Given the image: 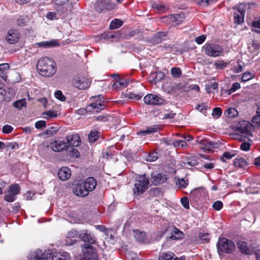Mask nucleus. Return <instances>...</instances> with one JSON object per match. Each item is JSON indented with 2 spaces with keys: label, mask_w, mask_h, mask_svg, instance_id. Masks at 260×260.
Instances as JSON below:
<instances>
[{
  "label": "nucleus",
  "mask_w": 260,
  "mask_h": 260,
  "mask_svg": "<svg viewBox=\"0 0 260 260\" xmlns=\"http://www.w3.org/2000/svg\"><path fill=\"white\" fill-rule=\"evenodd\" d=\"M100 133L98 131H92L88 135V139L90 142L93 143L95 142L99 137Z\"/></svg>",
  "instance_id": "nucleus-38"
},
{
  "label": "nucleus",
  "mask_w": 260,
  "mask_h": 260,
  "mask_svg": "<svg viewBox=\"0 0 260 260\" xmlns=\"http://www.w3.org/2000/svg\"><path fill=\"white\" fill-rule=\"evenodd\" d=\"M58 131V128L56 126H51L47 128L43 133V135H46L48 136H51L54 135L57 133Z\"/></svg>",
  "instance_id": "nucleus-41"
},
{
  "label": "nucleus",
  "mask_w": 260,
  "mask_h": 260,
  "mask_svg": "<svg viewBox=\"0 0 260 260\" xmlns=\"http://www.w3.org/2000/svg\"><path fill=\"white\" fill-rule=\"evenodd\" d=\"M222 207L223 204L220 201H217L215 202L212 205L213 208L216 211L220 210L222 208Z\"/></svg>",
  "instance_id": "nucleus-54"
},
{
  "label": "nucleus",
  "mask_w": 260,
  "mask_h": 260,
  "mask_svg": "<svg viewBox=\"0 0 260 260\" xmlns=\"http://www.w3.org/2000/svg\"><path fill=\"white\" fill-rule=\"evenodd\" d=\"M16 23L19 26L25 25L27 23V18L25 16H20L17 19Z\"/></svg>",
  "instance_id": "nucleus-48"
},
{
  "label": "nucleus",
  "mask_w": 260,
  "mask_h": 260,
  "mask_svg": "<svg viewBox=\"0 0 260 260\" xmlns=\"http://www.w3.org/2000/svg\"><path fill=\"white\" fill-rule=\"evenodd\" d=\"M133 234L136 240L138 242H143L146 238V234L144 232L135 230L133 231Z\"/></svg>",
  "instance_id": "nucleus-31"
},
{
  "label": "nucleus",
  "mask_w": 260,
  "mask_h": 260,
  "mask_svg": "<svg viewBox=\"0 0 260 260\" xmlns=\"http://www.w3.org/2000/svg\"><path fill=\"white\" fill-rule=\"evenodd\" d=\"M4 199L8 202H12L16 199V196H15V194L8 192V194L5 196Z\"/></svg>",
  "instance_id": "nucleus-51"
},
{
  "label": "nucleus",
  "mask_w": 260,
  "mask_h": 260,
  "mask_svg": "<svg viewBox=\"0 0 260 260\" xmlns=\"http://www.w3.org/2000/svg\"><path fill=\"white\" fill-rule=\"evenodd\" d=\"M183 14H172L164 17L163 21L168 23L171 26H176L180 24L184 20Z\"/></svg>",
  "instance_id": "nucleus-5"
},
{
  "label": "nucleus",
  "mask_w": 260,
  "mask_h": 260,
  "mask_svg": "<svg viewBox=\"0 0 260 260\" xmlns=\"http://www.w3.org/2000/svg\"><path fill=\"white\" fill-rule=\"evenodd\" d=\"M217 0H199L198 3L199 5L206 7L208 6L210 4L216 2Z\"/></svg>",
  "instance_id": "nucleus-60"
},
{
  "label": "nucleus",
  "mask_w": 260,
  "mask_h": 260,
  "mask_svg": "<svg viewBox=\"0 0 260 260\" xmlns=\"http://www.w3.org/2000/svg\"><path fill=\"white\" fill-rule=\"evenodd\" d=\"M241 5L238 8L237 12H234V21L238 24L242 23L244 21V11L241 8Z\"/></svg>",
  "instance_id": "nucleus-22"
},
{
  "label": "nucleus",
  "mask_w": 260,
  "mask_h": 260,
  "mask_svg": "<svg viewBox=\"0 0 260 260\" xmlns=\"http://www.w3.org/2000/svg\"><path fill=\"white\" fill-rule=\"evenodd\" d=\"M49 257L48 253L40 249H37L30 252L28 258L29 260H48Z\"/></svg>",
  "instance_id": "nucleus-12"
},
{
  "label": "nucleus",
  "mask_w": 260,
  "mask_h": 260,
  "mask_svg": "<svg viewBox=\"0 0 260 260\" xmlns=\"http://www.w3.org/2000/svg\"><path fill=\"white\" fill-rule=\"evenodd\" d=\"M222 114V110L220 108H214L213 109L212 115L213 116L219 117Z\"/></svg>",
  "instance_id": "nucleus-63"
},
{
  "label": "nucleus",
  "mask_w": 260,
  "mask_h": 260,
  "mask_svg": "<svg viewBox=\"0 0 260 260\" xmlns=\"http://www.w3.org/2000/svg\"><path fill=\"white\" fill-rule=\"evenodd\" d=\"M225 114L229 118H233L236 117L238 115V112L236 109L231 108L228 109L225 111Z\"/></svg>",
  "instance_id": "nucleus-40"
},
{
  "label": "nucleus",
  "mask_w": 260,
  "mask_h": 260,
  "mask_svg": "<svg viewBox=\"0 0 260 260\" xmlns=\"http://www.w3.org/2000/svg\"><path fill=\"white\" fill-rule=\"evenodd\" d=\"M149 180L145 174L140 175L136 178L133 192L135 195H139L144 192L148 188Z\"/></svg>",
  "instance_id": "nucleus-2"
},
{
  "label": "nucleus",
  "mask_w": 260,
  "mask_h": 260,
  "mask_svg": "<svg viewBox=\"0 0 260 260\" xmlns=\"http://www.w3.org/2000/svg\"><path fill=\"white\" fill-rule=\"evenodd\" d=\"M36 46L44 48H49L59 45L58 42L56 40H51L49 41H43L35 44Z\"/></svg>",
  "instance_id": "nucleus-19"
},
{
  "label": "nucleus",
  "mask_w": 260,
  "mask_h": 260,
  "mask_svg": "<svg viewBox=\"0 0 260 260\" xmlns=\"http://www.w3.org/2000/svg\"><path fill=\"white\" fill-rule=\"evenodd\" d=\"M66 142L68 147H77L81 142L80 137L78 134L70 135L66 136Z\"/></svg>",
  "instance_id": "nucleus-15"
},
{
  "label": "nucleus",
  "mask_w": 260,
  "mask_h": 260,
  "mask_svg": "<svg viewBox=\"0 0 260 260\" xmlns=\"http://www.w3.org/2000/svg\"><path fill=\"white\" fill-rule=\"evenodd\" d=\"M199 238L205 242H208L210 240L209 235L208 233L200 234L199 235Z\"/></svg>",
  "instance_id": "nucleus-61"
},
{
  "label": "nucleus",
  "mask_w": 260,
  "mask_h": 260,
  "mask_svg": "<svg viewBox=\"0 0 260 260\" xmlns=\"http://www.w3.org/2000/svg\"><path fill=\"white\" fill-rule=\"evenodd\" d=\"M74 194L77 196L84 197L88 195L87 191L82 182L78 181L73 188Z\"/></svg>",
  "instance_id": "nucleus-13"
},
{
  "label": "nucleus",
  "mask_w": 260,
  "mask_h": 260,
  "mask_svg": "<svg viewBox=\"0 0 260 260\" xmlns=\"http://www.w3.org/2000/svg\"><path fill=\"white\" fill-rule=\"evenodd\" d=\"M13 128L10 125H5L2 128V132L4 134H9L12 132Z\"/></svg>",
  "instance_id": "nucleus-59"
},
{
  "label": "nucleus",
  "mask_w": 260,
  "mask_h": 260,
  "mask_svg": "<svg viewBox=\"0 0 260 260\" xmlns=\"http://www.w3.org/2000/svg\"><path fill=\"white\" fill-rule=\"evenodd\" d=\"M55 97L60 100V101H64L66 97L63 95L62 92L60 90H57L54 93Z\"/></svg>",
  "instance_id": "nucleus-55"
},
{
  "label": "nucleus",
  "mask_w": 260,
  "mask_h": 260,
  "mask_svg": "<svg viewBox=\"0 0 260 260\" xmlns=\"http://www.w3.org/2000/svg\"><path fill=\"white\" fill-rule=\"evenodd\" d=\"M235 153H232L231 152H225L223 153V154L222 155V156L220 157V160L222 162H225L226 159H230L232 158L234 156H235Z\"/></svg>",
  "instance_id": "nucleus-44"
},
{
  "label": "nucleus",
  "mask_w": 260,
  "mask_h": 260,
  "mask_svg": "<svg viewBox=\"0 0 260 260\" xmlns=\"http://www.w3.org/2000/svg\"><path fill=\"white\" fill-rule=\"evenodd\" d=\"M123 24V22L118 19H113L110 25V29H115L120 27Z\"/></svg>",
  "instance_id": "nucleus-36"
},
{
  "label": "nucleus",
  "mask_w": 260,
  "mask_h": 260,
  "mask_svg": "<svg viewBox=\"0 0 260 260\" xmlns=\"http://www.w3.org/2000/svg\"><path fill=\"white\" fill-rule=\"evenodd\" d=\"M185 164L191 166H195L197 164V160L193 157H189L186 159Z\"/></svg>",
  "instance_id": "nucleus-57"
},
{
  "label": "nucleus",
  "mask_w": 260,
  "mask_h": 260,
  "mask_svg": "<svg viewBox=\"0 0 260 260\" xmlns=\"http://www.w3.org/2000/svg\"><path fill=\"white\" fill-rule=\"evenodd\" d=\"M20 38V34L16 29L10 30L6 38V41L10 44L16 43Z\"/></svg>",
  "instance_id": "nucleus-14"
},
{
  "label": "nucleus",
  "mask_w": 260,
  "mask_h": 260,
  "mask_svg": "<svg viewBox=\"0 0 260 260\" xmlns=\"http://www.w3.org/2000/svg\"><path fill=\"white\" fill-rule=\"evenodd\" d=\"M205 54L208 56L216 57L221 55L223 52V47L215 43H206L202 47Z\"/></svg>",
  "instance_id": "nucleus-3"
},
{
  "label": "nucleus",
  "mask_w": 260,
  "mask_h": 260,
  "mask_svg": "<svg viewBox=\"0 0 260 260\" xmlns=\"http://www.w3.org/2000/svg\"><path fill=\"white\" fill-rule=\"evenodd\" d=\"M82 251L85 257L89 260L97 259V255L95 253V250L93 247L90 245L84 244L82 248Z\"/></svg>",
  "instance_id": "nucleus-9"
},
{
  "label": "nucleus",
  "mask_w": 260,
  "mask_h": 260,
  "mask_svg": "<svg viewBox=\"0 0 260 260\" xmlns=\"http://www.w3.org/2000/svg\"><path fill=\"white\" fill-rule=\"evenodd\" d=\"M176 184L178 185L179 188H185L187 186L188 182L187 180L181 178L178 179V181Z\"/></svg>",
  "instance_id": "nucleus-50"
},
{
  "label": "nucleus",
  "mask_w": 260,
  "mask_h": 260,
  "mask_svg": "<svg viewBox=\"0 0 260 260\" xmlns=\"http://www.w3.org/2000/svg\"><path fill=\"white\" fill-rule=\"evenodd\" d=\"M83 183L84 185V187L86 188L88 194L90 191H93L96 186V181L92 177L87 178Z\"/></svg>",
  "instance_id": "nucleus-17"
},
{
  "label": "nucleus",
  "mask_w": 260,
  "mask_h": 260,
  "mask_svg": "<svg viewBox=\"0 0 260 260\" xmlns=\"http://www.w3.org/2000/svg\"><path fill=\"white\" fill-rule=\"evenodd\" d=\"M181 203L182 206L185 209L189 208V200L187 197H183L181 199Z\"/></svg>",
  "instance_id": "nucleus-53"
},
{
  "label": "nucleus",
  "mask_w": 260,
  "mask_h": 260,
  "mask_svg": "<svg viewBox=\"0 0 260 260\" xmlns=\"http://www.w3.org/2000/svg\"><path fill=\"white\" fill-rule=\"evenodd\" d=\"M68 258H69V255L68 252L60 251L54 254L52 256L51 260H67Z\"/></svg>",
  "instance_id": "nucleus-28"
},
{
  "label": "nucleus",
  "mask_w": 260,
  "mask_h": 260,
  "mask_svg": "<svg viewBox=\"0 0 260 260\" xmlns=\"http://www.w3.org/2000/svg\"><path fill=\"white\" fill-rule=\"evenodd\" d=\"M206 90L208 93H214L218 90V84L216 82L206 85Z\"/></svg>",
  "instance_id": "nucleus-39"
},
{
  "label": "nucleus",
  "mask_w": 260,
  "mask_h": 260,
  "mask_svg": "<svg viewBox=\"0 0 260 260\" xmlns=\"http://www.w3.org/2000/svg\"><path fill=\"white\" fill-rule=\"evenodd\" d=\"M46 125V122L45 120L38 121L35 123V127L37 129H41Z\"/></svg>",
  "instance_id": "nucleus-58"
},
{
  "label": "nucleus",
  "mask_w": 260,
  "mask_h": 260,
  "mask_svg": "<svg viewBox=\"0 0 260 260\" xmlns=\"http://www.w3.org/2000/svg\"><path fill=\"white\" fill-rule=\"evenodd\" d=\"M143 96V94L141 92L136 93L134 92H129L125 94L126 98L134 100H139Z\"/></svg>",
  "instance_id": "nucleus-33"
},
{
  "label": "nucleus",
  "mask_w": 260,
  "mask_h": 260,
  "mask_svg": "<svg viewBox=\"0 0 260 260\" xmlns=\"http://www.w3.org/2000/svg\"><path fill=\"white\" fill-rule=\"evenodd\" d=\"M218 250L224 253H231L235 249V245L233 241L226 238L220 239L217 244Z\"/></svg>",
  "instance_id": "nucleus-4"
},
{
  "label": "nucleus",
  "mask_w": 260,
  "mask_h": 260,
  "mask_svg": "<svg viewBox=\"0 0 260 260\" xmlns=\"http://www.w3.org/2000/svg\"><path fill=\"white\" fill-rule=\"evenodd\" d=\"M237 246L240 251L245 254L251 255L253 253V249L248 247L247 243L244 241H239Z\"/></svg>",
  "instance_id": "nucleus-16"
},
{
  "label": "nucleus",
  "mask_w": 260,
  "mask_h": 260,
  "mask_svg": "<svg viewBox=\"0 0 260 260\" xmlns=\"http://www.w3.org/2000/svg\"><path fill=\"white\" fill-rule=\"evenodd\" d=\"M26 102L25 99H21L20 100H18L14 103L13 106L14 107L18 108V109H21L24 106H26Z\"/></svg>",
  "instance_id": "nucleus-43"
},
{
  "label": "nucleus",
  "mask_w": 260,
  "mask_h": 260,
  "mask_svg": "<svg viewBox=\"0 0 260 260\" xmlns=\"http://www.w3.org/2000/svg\"><path fill=\"white\" fill-rule=\"evenodd\" d=\"M171 73L172 76L175 78H179L182 74L181 70L179 68H172Z\"/></svg>",
  "instance_id": "nucleus-42"
},
{
  "label": "nucleus",
  "mask_w": 260,
  "mask_h": 260,
  "mask_svg": "<svg viewBox=\"0 0 260 260\" xmlns=\"http://www.w3.org/2000/svg\"><path fill=\"white\" fill-rule=\"evenodd\" d=\"M229 63L225 62L223 60H219L215 61L213 66L216 70H223L227 66Z\"/></svg>",
  "instance_id": "nucleus-35"
},
{
  "label": "nucleus",
  "mask_w": 260,
  "mask_h": 260,
  "mask_svg": "<svg viewBox=\"0 0 260 260\" xmlns=\"http://www.w3.org/2000/svg\"><path fill=\"white\" fill-rule=\"evenodd\" d=\"M9 69V64L7 63L0 64V77L4 80L7 78V73Z\"/></svg>",
  "instance_id": "nucleus-29"
},
{
  "label": "nucleus",
  "mask_w": 260,
  "mask_h": 260,
  "mask_svg": "<svg viewBox=\"0 0 260 260\" xmlns=\"http://www.w3.org/2000/svg\"><path fill=\"white\" fill-rule=\"evenodd\" d=\"M143 100L146 104L151 105H159L165 102L162 98L155 94H147L144 96Z\"/></svg>",
  "instance_id": "nucleus-6"
},
{
  "label": "nucleus",
  "mask_w": 260,
  "mask_h": 260,
  "mask_svg": "<svg viewBox=\"0 0 260 260\" xmlns=\"http://www.w3.org/2000/svg\"><path fill=\"white\" fill-rule=\"evenodd\" d=\"M184 236V234L182 231L174 227L169 238L171 240H178L182 239Z\"/></svg>",
  "instance_id": "nucleus-24"
},
{
  "label": "nucleus",
  "mask_w": 260,
  "mask_h": 260,
  "mask_svg": "<svg viewBox=\"0 0 260 260\" xmlns=\"http://www.w3.org/2000/svg\"><path fill=\"white\" fill-rule=\"evenodd\" d=\"M78 235V233L77 231L75 230H72L70 231H69L67 235V244L68 245H70L75 243L76 240L75 239L72 240L71 238L77 237Z\"/></svg>",
  "instance_id": "nucleus-27"
},
{
  "label": "nucleus",
  "mask_w": 260,
  "mask_h": 260,
  "mask_svg": "<svg viewBox=\"0 0 260 260\" xmlns=\"http://www.w3.org/2000/svg\"><path fill=\"white\" fill-rule=\"evenodd\" d=\"M75 147H68L67 150H68L69 154L76 158H78L79 156V152L78 150L74 148Z\"/></svg>",
  "instance_id": "nucleus-45"
},
{
  "label": "nucleus",
  "mask_w": 260,
  "mask_h": 260,
  "mask_svg": "<svg viewBox=\"0 0 260 260\" xmlns=\"http://www.w3.org/2000/svg\"><path fill=\"white\" fill-rule=\"evenodd\" d=\"M203 191L201 188H196L191 191L189 198L194 202H198L202 196Z\"/></svg>",
  "instance_id": "nucleus-25"
},
{
  "label": "nucleus",
  "mask_w": 260,
  "mask_h": 260,
  "mask_svg": "<svg viewBox=\"0 0 260 260\" xmlns=\"http://www.w3.org/2000/svg\"><path fill=\"white\" fill-rule=\"evenodd\" d=\"M174 256V253L171 251L163 252L159 255L158 260H171Z\"/></svg>",
  "instance_id": "nucleus-34"
},
{
  "label": "nucleus",
  "mask_w": 260,
  "mask_h": 260,
  "mask_svg": "<svg viewBox=\"0 0 260 260\" xmlns=\"http://www.w3.org/2000/svg\"><path fill=\"white\" fill-rule=\"evenodd\" d=\"M167 179L166 175L162 173L155 171L151 173L150 180L154 185L162 184L166 181Z\"/></svg>",
  "instance_id": "nucleus-8"
},
{
  "label": "nucleus",
  "mask_w": 260,
  "mask_h": 260,
  "mask_svg": "<svg viewBox=\"0 0 260 260\" xmlns=\"http://www.w3.org/2000/svg\"><path fill=\"white\" fill-rule=\"evenodd\" d=\"M165 77V74L161 72L152 73L150 74L149 79L151 83H156Z\"/></svg>",
  "instance_id": "nucleus-23"
},
{
  "label": "nucleus",
  "mask_w": 260,
  "mask_h": 260,
  "mask_svg": "<svg viewBox=\"0 0 260 260\" xmlns=\"http://www.w3.org/2000/svg\"><path fill=\"white\" fill-rule=\"evenodd\" d=\"M166 32L159 31L151 38L150 42L154 45L159 44L166 39Z\"/></svg>",
  "instance_id": "nucleus-20"
},
{
  "label": "nucleus",
  "mask_w": 260,
  "mask_h": 260,
  "mask_svg": "<svg viewBox=\"0 0 260 260\" xmlns=\"http://www.w3.org/2000/svg\"><path fill=\"white\" fill-rule=\"evenodd\" d=\"M252 122L257 126H260V115L254 116L252 118Z\"/></svg>",
  "instance_id": "nucleus-64"
},
{
  "label": "nucleus",
  "mask_w": 260,
  "mask_h": 260,
  "mask_svg": "<svg viewBox=\"0 0 260 260\" xmlns=\"http://www.w3.org/2000/svg\"><path fill=\"white\" fill-rule=\"evenodd\" d=\"M70 0H53V3L56 6H58L57 8L58 11H59L58 9L60 7H62V10H61V12L62 13H65L67 11V9L64 7V6H66L67 4L69 2Z\"/></svg>",
  "instance_id": "nucleus-32"
},
{
  "label": "nucleus",
  "mask_w": 260,
  "mask_h": 260,
  "mask_svg": "<svg viewBox=\"0 0 260 260\" xmlns=\"http://www.w3.org/2000/svg\"><path fill=\"white\" fill-rule=\"evenodd\" d=\"M237 66H235L233 68V72L235 73H239L242 71L243 70V66L241 63V62L240 61H238L237 62Z\"/></svg>",
  "instance_id": "nucleus-56"
},
{
  "label": "nucleus",
  "mask_w": 260,
  "mask_h": 260,
  "mask_svg": "<svg viewBox=\"0 0 260 260\" xmlns=\"http://www.w3.org/2000/svg\"><path fill=\"white\" fill-rule=\"evenodd\" d=\"M251 52L257 51L260 49V43L257 41H253L251 46L249 47Z\"/></svg>",
  "instance_id": "nucleus-47"
},
{
  "label": "nucleus",
  "mask_w": 260,
  "mask_h": 260,
  "mask_svg": "<svg viewBox=\"0 0 260 260\" xmlns=\"http://www.w3.org/2000/svg\"><path fill=\"white\" fill-rule=\"evenodd\" d=\"M105 104L104 101H95L88 106L90 110H93L95 112H98L105 108Z\"/></svg>",
  "instance_id": "nucleus-21"
},
{
  "label": "nucleus",
  "mask_w": 260,
  "mask_h": 260,
  "mask_svg": "<svg viewBox=\"0 0 260 260\" xmlns=\"http://www.w3.org/2000/svg\"><path fill=\"white\" fill-rule=\"evenodd\" d=\"M37 69L41 75L47 77H51L56 72L55 62L48 57H42L39 59Z\"/></svg>",
  "instance_id": "nucleus-1"
},
{
  "label": "nucleus",
  "mask_w": 260,
  "mask_h": 260,
  "mask_svg": "<svg viewBox=\"0 0 260 260\" xmlns=\"http://www.w3.org/2000/svg\"><path fill=\"white\" fill-rule=\"evenodd\" d=\"M79 238L83 242L88 243V245L94 244L96 242V239L94 235L86 230L81 231L79 235Z\"/></svg>",
  "instance_id": "nucleus-10"
},
{
  "label": "nucleus",
  "mask_w": 260,
  "mask_h": 260,
  "mask_svg": "<svg viewBox=\"0 0 260 260\" xmlns=\"http://www.w3.org/2000/svg\"><path fill=\"white\" fill-rule=\"evenodd\" d=\"M254 77V75L252 73L246 72L243 74L242 77V81L243 82H246Z\"/></svg>",
  "instance_id": "nucleus-46"
},
{
  "label": "nucleus",
  "mask_w": 260,
  "mask_h": 260,
  "mask_svg": "<svg viewBox=\"0 0 260 260\" xmlns=\"http://www.w3.org/2000/svg\"><path fill=\"white\" fill-rule=\"evenodd\" d=\"M68 147L66 141L62 139L55 140L50 143V148L53 151L56 152L67 150Z\"/></svg>",
  "instance_id": "nucleus-11"
},
{
  "label": "nucleus",
  "mask_w": 260,
  "mask_h": 260,
  "mask_svg": "<svg viewBox=\"0 0 260 260\" xmlns=\"http://www.w3.org/2000/svg\"><path fill=\"white\" fill-rule=\"evenodd\" d=\"M71 175V170L68 167H62L58 172V178L62 181L68 180L70 178Z\"/></svg>",
  "instance_id": "nucleus-18"
},
{
  "label": "nucleus",
  "mask_w": 260,
  "mask_h": 260,
  "mask_svg": "<svg viewBox=\"0 0 260 260\" xmlns=\"http://www.w3.org/2000/svg\"><path fill=\"white\" fill-rule=\"evenodd\" d=\"M43 115H46L49 118H55L57 116V113L55 111H48L43 112Z\"/></svg>",
  "instance_id": "nucleus-52"
},
{
  "label": "nucleus",
  "mask_w": 260,
  "mask_h": 260,
  "mask_svg": "<svg viewBox=\"0 0 260 260\" xmlns=\"http://www.w3.org/2000/svg\"><path fill=\"white\" fill-rule=\"evenodd\" d=\"M162 87H163L164 90L165 91H166L167 92H168V93H170V92H172L173 91H174L172 84H164L163 85Z\"/></svg>",
  "instance_id": "nucleus-62"
},
{
  "label": "nucleus",
  "mask_w": 260,
  "mask_h": 260,
  "mask_svg": "<svg viewBox=\"0 0 260 260\" xmlns=\"http://www.w3.org/2000/svg\"><path fill=\"white\" fill-rule=\"evenodd\" d=\"M174 145L175 147L185 148L187 146V143L184 140H176L174 142Z\"/></svg>",
  "instance_id": "nucleus-49"
},
{
  "label": "nucleus",
  "mask_w": 260,
  "mask_h": 260,
  "mask_svg": "<svg viewBox=\"0 0 260 260\" xmlns=\"http://www.w3.org/2000/svg\"><path fill=\"white\" fill-rule=\"evenodd\" d=\"M159 129V128L157 125H153L151 126H149L147 127V128L143 131H140L137 133L138 135H141L142 134L143 135L145 136L146 135H149L150 134H152L153 133H155Z\"/></svg>",
  "instance_id": "nucleus-30"
},
{
  "label": "nucleus",
  "mask_w": 260,
  "mask_h": 260,
  "mask_svg": "<svg viewBox=\"0 0 260 260\" xmlns=\"http://www.w3.org/2000/svg\"><path fill=\"white\" fill-rule=\"evenodd\" d=\"M233 165L237 168L245 169L248 166V164L244 158L238 157L234 160Z\"/></svg>",
  "instance_id": "nucleus-26"
},
{
  "label": "nucleus",
  "mask_w": 260,
  "mask_h": 260,
  "mask_svg": "<svg viewBox=\"0 0 260 260\" xmlns=\"http://www.w3.org/2000/svg\"><path fill=\"white\" fill-rule=\"evenodd\" d=\"M20 188L18 184L11 185L8 189V192L17 196L20 193Z\"/></svg>",
  "instance_id": "nucleus-37"
},
{
  "label": "nucleus",
  "mask_w": 260,
  "mask_h": 260,
  "mask_svg": "<svg viewBox=\"0 0 260 260\" xmlns=\"http://www.w3.org/2000/svg\"><path fill=\"white\" fill-rule=\"evenodd\" d=\"M91 84L89 79L85 77H77L73 81V86L80 90H84L88 88Z\"/></svg>",
  "instance_id": "nucleus-7"
}]
</instances>
